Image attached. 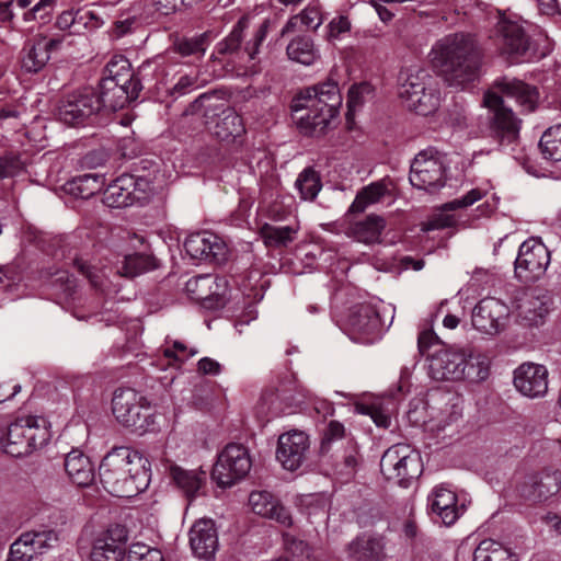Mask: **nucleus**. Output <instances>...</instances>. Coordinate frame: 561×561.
<instances>
[{
	"label": "nucleus",
	"mask_w": 561,
	"mask_h": 561,
	"mask_svg": "<svg viewBox=\"0 0 561 561\" xmlns=\"http://www.w3.org/2000/svg\"><path fill=\"white\" fill-rule=\"evenodd\" d=\"M431 62L446 83L465 88L478 77L480 53L470 34H449L437 41L431 50Z\"/></svg>",
	"instance_id": "obj_1"
},
{
	"label": "nucleus",
	"mask_w": 561,
	"mask_h": 561,
	"mask_svg": "<svg viewBox=\"0 0 561 561\" xmlns=\"http://www.w3.org/2000/svg\"><path fill=\"white\" fill-rule=\"evenodd\" d=\"M247 26V19H240L231 32L214 47L207 61V68L214 78H224L232 73L239 75L241 70L247 69H251L253 72L259 71L256 56L268 33L270 21L265 20L255 31L253 38L242 47Z\"/></svg>",
	"instance_id": "obj_2"
},
{
	"label": "nucleus",
	"mask_w": 561,
	"mask_h": 561,
	"mask_svg": "<svg viewBox=\"0 0 561 561\" xmlns=\"http://www.w3.org/2000/svg\"><path fill=\"white\" fill-rule=\"evenodd\" d=\"M247 26V19H240L231 32L214 47L207 61V68L214 78H224L232 73L239 75L241 70L247 69H251L253 72L259 71L256 56L268 33L270 21L265 20L255 31L253 38L242 47Z\"/></svg>",
	"instance_id": "obj_3"
},
{
	"label": "nucleus",
	"mask_w": 561,
	"mask_h": 561,
	"mask_svg": "<svg viewBox=\"0 0 561 561\" xmlns=\"http://www.w3.org/2000/svg\"><path fill=\"white\" fill-rule=\"evenodd\" d=\"M342 105L334 81H325L301 90L291 101V117L301 134L318 137L325 133Z\"/></svg>",
	"instance_id": "obj_4"
},
{
	"label": "nucleus",
	"mask_w": 561,
	"mask_h": 561,
	"mask_svg": "<svg viewBox=\"0 0 561 561\" xmlns=\"http://www.w3.org/2000/svg\"><path fill=\"white\" fill-rule=\"evenodd\" d=\"M148 460L135 449L117 447L110 451L99 467L105 490L117 497H133L145 491L150 482Z\"/></svg>",
	"instance_id": "obj_5"
},
{
	"label": "nucleus",
	"mask_w": 561,
	"mask_h": 561,
	"mask_svg": "<svg viewBox=\"0 0 561 561\" xmlns=\"http://www.w3.org/2000/svg\"><path fill=\"white\" fill-rule=\"evenodd\" d=\"M499 54L512 62L539 60L550 53L547 37L531 41L519 21L501 18L491 36Z\"/></svg>",
	"instance_id": "obj_6"
},
{
	"label": "nucleus",
	"mask_w": 561,
	"mask_h": 561,
	"mask_svg": "<svg viewBox=\"0 0 561 561\" xmlns=\"http://www.w3.org/2000/svg\"><path fill=\"white\" fill-rule=\"evenodd\" d=\"M380 471L388 481L408 488L421 476L422 459L409 445L397 444L383 453L380 459Z\"/></svg>",
	"instance_id": "obj_7"
},
{
	"label": "nucleus",
	"mask_w": 561,
	"mask_h": 561,
	"mask_svg": "<svg viewBox=\"0 0 561 561\" xmlns=\"http://www.w3.org/2000/svg\"><path fill=\"white\" fill-rule=\"evenodd\" d=\"M100 112L98 92L84 87L66 93L58 102L56 117L68 126H80L89 123Z\"/></svg>",
	"instance_id": "obj_8"
},
{
	"label": "nucleus",
	"mask_w": 561,
	"mask_h": 561,
	"mask_svg": "<svg viewBox=\"0 0 561 561\" xmlns=\"http://www.w3.org/2000/svg\"><path fill=\"white\" fill-rule=\"evenodd\" d=\"M409 180L414 187L428 192L445 186L446 164L443 156L431 148L419 152L411 164Z\"/></svg>",
	"instance_id": "obj_9"
},
{
	"label": "nucleus",
	"mask_w": 561,
	"mask_h": 561,
	"mask_svg": "<svg viewBox=\"0 0 561 561\" xmlns=\"http://www.w3.org/2000/svg\"><path fill=\"white\" fill-rule=\"evenodd\" d=\"M249 450L241 444H228L219 454L211 471V479L221 488L231 486L250 471Z\"/></svg>",
	"instance_id": "obj_10"
},
{
	"label": "nucleus",
	"mask_w": 561,
	"mask_h": 561,
	"mask_svg": "<svg viewBox=\"0 0 561 561\" xmlns=\"http://www.w3.org/2000/svg\"><path fill=\"white\" fill-rule=\"evenodd\" d=\"M145 399L134 389H118L112 399V411L116 420L126 427L136 431H146L149 426V407L144 404Z\"/></svg>",
	"instance_id": "obj_11"
},
{
	"label": "nucleus",
	"mask_w": 561,
	"mask_h": 561,
	"mask_svg": "<svg viewBox=\"0 0 561 561\" xmlns=\"http://www.w3.org/2000/svg\"><path fill=\"white\" fill-rule=\"evenodd\" d=\"M550 264V252L539 240L530 238L524 241L515 260L516 276L525 282L539 279Z\"/></svg>",
	"instance_id": "obj_12"
},
{
	"label": "nucleus",
	"mask_w": 561,
	"mask_h": 561,
	"mask_svg": "<svg viewBox=\"0 0 561 561\" xmlns=\"http://www.w3.org/2000/svg\"><path fill=\"white\" fill-rule=\"evenodd\" d=\"M484 104L493 111L491 135L501 146L515 144L519 138L520 121L513 111L504 105L503 99L495 93H486Z\"/></svg>",
	"instance_id": "obj_13"
},
{
	"label": "nucleus",
	"mask_w": 561,
	"mask_h": 561,
	"mask_svg": "<svg viewBox=\"0 0 561 561\" xmlns=\"http://www.w3.org/2000/svg\"><path fill=\"white\" fill-rule=\"evenodd\" d=\"M310 440L302 431L293 430L278 437L276 459L288 471L298 470L308 459Z\"/></svg>",
	"instance_id": "obj_14"
},
{
	"label": "nucleus",
	"mask_w": 561,
	"mask_h": 561,
	"mask_svg": "<svg viewBox=\"0 0 561 561\" xmlns=\"http://www.w3.org/2000/svg\"><path fill=\"white\" fill-rule=\"evenodd\" d=\"M128 539V530L121 524L110 525L93 541L90 552L91 561H126L125 549Z\"/></svg>",
	"instance_id": "obj_15"
},
{
	"label": "nucleus",
	"mask_w": 561,
	"mask_h": 561,
	"mask_svg": "<svg viewBox=\"0 0 561 561\" xmlns=\"http://www.w3.org/2000/svg\"><path fill=\"white\" fill-rule=\"evenodd\" d=\"M467 352L440 347L430 357L428 374L437 381L460 380L466 374Z\"/></svg>",
	"instance_id": "obj_16"
},
{
	"label": "nucleus",
	"mask_w": 561,
	"mask_h": 561,
	"mask_svg": "<svg viewBox=\"0 0 561 561\" xmlns=\"http://www.w3.org/2000/svg\"><path fill=\"white\" fill-rule=\"evenodd\" d=\"M508 314V307L503 301L486 297L473 308L471 321L481 333L495 335L505 328Z\"/></svg>",
	"instance_id": "obj_17"
},
{
	"label": "nucleus",
	"mask_w": 561,
	"mask_h": 561,
	"mask_svg": "<svg viewBox=\"0 0 561 561\" xmlns=\"http://www.w3.org/2000/svg\"><path fill=\"white\" fill-rule=\"evenodd\" d=\"M184 248L192 259L215 264H222L228 255L225 242L218 236L207 231L187 237Z\"/></svg>",
	"instance_id": "obj_18"
},
{
	"label": "nucleus",
	"mask_w": 561,
	"mask_h": 561,
	"mask_svg": "<svg viewBox=\"0 0 561 561\" xmlns=\"http://www.w3.org/2000/svg\"><path fill=\"white\" fill-rule=\"evenodd\" d=\"M56 540L53 531L23 533L11 545L7 561H35L51 547V541Z\"/></svg>",
	"instance_id": "obj_19"
},
{
	"label": "nucleus",
	"mask_w": 561,
	"mask_h": 561,
	"mask_svg": "<svg viewBox=\"0 0 561 561\" xmlns=\"http://www.w3.org/2000/svg\"><path fill=\"white\" fill-rule=\"evenodd\" d=\"M513 382L524 397L542 398L548 391V370L540 364L524 363L514 370Z\"/></svg>",
	"instance_id": "obj_20"
},
{
	"label": "nucleus",
	"mask_w": 561,
	"mask_h": 561,
	"mask_svg": "<svg viewBox=\"0 0 561 561\" xmlns=\"http://www.w3.org/2000/svg\"><path fill=\"white\" fill-rule=\"evenodd\" d=\"M62 38L38 35L25 43L21 51V67L25 72L37 73L47 65L50 53L57 50Z\"/></svg>",
	"instance_id": "obj_21"
},
{
	"label": "nucleus",
	"mask_w": 561,
	"mask_h": 561,
	"mask_svg": "<svg viewBox=\"0 0 561 561\" xmlns=\"http://www.w3.org/2000/svg\"><path fill=\"white\" fill-rule=\"evenodd\" d=\"M100 87L101 91L98 93L100 110L104 107L110 111H117L125 107L131 101L136 100L139 92L142 90L141 82L122 84L111 80H101Z\"/></svg>",
	"instance_id": "obj_22"
},
{
	"label": "nucleus",
	"mask_w": 561,
	"mask_h": 561,
	"mask_svg": "<svg viewBox=\"0 0 561 561\" xmlns=\"http://www.w3.org/2000/svg\"><path fill=\"white\" fill-rule=\"evenodd\" d=\"M190 545L193 553L205 560L214 558L218 549V534L211 519H199L190 530Z\"/></svg>",
	"instance_id": "obj_23"
},
{
	"label": "nucleus",
	"mask_w": 561,
	"mask_h": 561,
	"mask_svg": "<svg viewBox=\"0 0 561 561\" xmlns=\"http://www.w3.org/2000/svg\"><path fill=\"white\" fill-rule=\"evenodd\" d=\"M561 488V472L547 469L531 474L523 484V494L533 501H545L557 494Z\"/></svg>",
	"instance_id": "obj_24"
},
{
	"label": "nucleus",
	"mask_w": 561,
	"mask_h": 561,
	"mask_svg": "<svg viewBox=\"0 0 561 561\" xmlns=\"http://www.w3.org/2000/svg\"><path fill=\"white\" fill-rule=\"evenodd\" d=\"M249 504L256 515L275 519L283 526H290L291 516L286 507L267 491H254L249 496Z\"/></svg>",
	"instance_id": "obj_25"
},
{
	"label": "nucleus",
	"mask_w": 561,
	"mask_h": 561,
	"mask_svg": "<svg viewBox=\"0 0 561 561\" xmlns=\"http://www.w3.org/2000/svg\"><path fill=\"white\" fill-rule=\"evenodd\" d=\"M550 298L537 289L523 294L518 300V317L528 325H538L549 311Z\"/></svg>",
	"instance_id": "obj_26"
},
{
	"label": "nucleus",
	"mask_w": 561,
	"mask_h": 561,
	"mask_svg": "<svg viewBox=\"0 0 561 561\" xmlns=\"http://www.w3.org/2000/svg\"><path fill=\"white\" fill-rule=\"evenodd\" d=\"M227 106L224 93L211 91L201 94L184 111V115H199L205 125L209 124L215 117H222Z\"/></svg>",
	"instance_id": "obj_27"
},
{
	"label": "nucleus",
	"mask_w": 561,
	"mask_h": 561,
	"mask_svg": "<svg viewBox=\"0 0 561 561\" xmlns=\"http://www.w3.org/2000/svg\"><path fill=\"white\" fill-rule=\"evenodd\" d=\"M428 507L432 514H436L442 523L449 526L459 517L456 494L443 485L434 488L428 495Z\"/></svg>",
	"instance_id": "obj_28"
},
{
	"label": "nucleus",
	"mask_w": 561,
	"mask_h": 561,
	"mask_svg": "<svg viewBox=\"0 0 561 561\" xmlns=\"http://www.w3.org/2000/svg\"><path fill=\"white\" fill-rule=\"evenodd\" d=\"M135 180L130 175H122L113 181L103 193V203L112 208H122L131 205L135 196Z\"/></svg>",
	"instance_id": "obj_29"
},
{
	"label": "nucleus",
	"mask_w": 561,
	"mask_h": 561,
	"mask_svg": "<svg viewBox=\"0 0 561 561\" xmlns=\"http://www.w3.org/2000/svg\"><path fill=\"white\" fill-rule=\"evenodd\" d=\"M495 85L506 96L516 99L526 112H533L536 108L539 99L537 88L526 84L520 80L508 78L497 80Z\"/></svg>",
	"instance_id": "obj_30"
},
{
	"label": "nucleus",
	"mask_w": 561,
	"mask_h": 561,
	"mask_svg": "<svg viewBox=\"0 0 561 561\" xmlns=\"http://www.w3.org/2000/svg\"><path fill=\"white\" fill-rule=\"evenodd\" d=\"M65 470L78 486H89L94 481V467L89 457L78 449L71 450L65 458Z\"/></svg>",
	"instance_id": "obj_31"
},
{
	"label": "nucleus",
	"mask_w": 561,
	"mask_h": 561,
	"mask_svg": "<svg viewBox=\"0 0 561 561\" xmlns=\"http://www.w3.org/2000/svg\"><path fill=\"white\" fill-rule=\"evenodd\" d=\"M400 80L399 96L403 103L435 83L431 73L422 68L408 69L404 73H401Z\"/></svg>",
	"instance_id": "obj_32"
},
{
	"label": "nucleus",
	"mask_w": 561,
	"mask_h": 561,
	"mask_svg": "<svg viewBox=\"0 0 561 561\" xmlns=\"http://www.w3.org/2000/svg\"><path fill=\"white\" fill-rule=\"evenodd\" d=\"M360 461L356 443L348 440L342 450L332 456L333 471L339 478L350 480L355 476Z\"/></svg>",
	"instance_id": "obj_33"
},
{
	"label": "nucleus",
	"mask_w": 561,
	"mask_h": 561,
	"mask_svg": "<svg viewBox=\"0 0 561 561\" xmlns=\"http://www.w3.org/2000/svg\"><path fill=\"white\" fill-rule=\"evenodd\" d=\"M28 435L27 422L21 419L10 424L7 431L5 453L21 457L31 454L33 445Z\"/></svg>",
	"instance_id": "obj_34"
},
{
	"label": "nucleus",
	"mask_w": 561,
	"mask_h": 561,
	"mask_svg": "<svg viewBox=\"0 0 561 561\" xmlns=\"http://www.w3.org/2000/svg\"><path fill=\"white\" fill-rule=\"evenodd\" d=\"M353 561H380L383 558V543L380 539L367 536L357 537L347 547Z\"/></svg>",
	"instance_id": "obj_35"
},
{
	"label": "nucleus",
	"mask_w": 561,
	"mask_h": 561,
	"mask_svg": "<svg viewBox=\"0 0 561 561\" xmlns=\"http://www.w3.org/2000/svg\"><path fill=\"white\" fill-rule=\"evenodd\" d=\"M286 55L291 61L304 66L313 65L320 57L313 39L308 35L295 36L286 47Z\"/></svg>",
	"instance_id": "obj_36"
},
{
	"label": "nucleus",
	"mask_w": 561,
	"mask_h": 561,
	"mask_svg": "<svg viewBox=\"0 0 561 561\" xmlns=\"http://www.w3.org/2000/svg\"><path fill=\"white\" fill-rule=\"evenodd\" d=\"M170 476L190 501L201 494V490L206 482V473L204 471L184 470L178 466L170 467Z\"/></svg>",
	"instance_id": "obj_37"
},
{
	"label": "nucleus",
	"mask_w": 561,
	"mask_h": 561,
	"mask_svg": "<svg viewBox=\"0 0 561 561\" xmlns=\"http://www.w3.org/2000/svg\"><path fill=\"white\" fill-rule=\"evenodd\" d=\"M348 324L355 332L369 335L378 331L380 319L373 306L359 305L348 316Z\"/></svg>",
	"instance_id": "obj_38"
},
{
	"label": "nucleus",
	"mask_w": 561,
	"mask_h": 561,
	"mask_svg": "<svg viewBox=\"0 0 561 561\" xmlns=\"http://www.w3.org/2000/svg\"><path fill=\"white\" fill-rule=\"evenodd\" d=\"M103 178L98 174L85 173L66 182L65 192L76 198L88 199L103 187Z\"/></svg>",
	"instance_id": "obj_39"
},
{
	"label": "nucleus",
	"mask_w": 561,
	"mask_h": 561,
	"mask_svg": "<svg viewBox=\"0 0 561 561\" xmlns=\"http://www.w3.org/2000/svg\"><path fill=\"white\" fill-rule=\"evenodd\" d=\"M385 228L386 220L381 216L369 215L364 220L355 222L351 231L357 241L369 244L380 241Z\"/></svg>",
	"instance_id": "obj_40"
},
{
	"label": "nucleus",
	"mask_w": 561,
	"mask_h": 561,
	"mask_svg": "<svg viewBox=\"0 0 561 561\" xmlns=\"http://www.w3.org/2000/svg\"><path fill=\"white\" fill-rule=\"evenodd\" d=\"M245 131L242 117L233 110H226L215 124L213 134L220 141H232Z\"/></svg>",
	"instance_id": "obj_41"
},
{
	"label": "nucleus",
	"mask_w": 561,
	"mask_h": 561,
	"mask_svg": "<svg viewBox=\"0 0 561 561\" xmlns=\"http://www.w3.org/2000/svg\"><path fill=\"white\" fill-rule=\"evenodd\" d=\"M102 80H111L116 83L130 84L141 82L138 73H135L129 60L122 56H113L105 66Z\"/></svg>",
	"instance_id": "obj_42"
},
{
	"label": "nucleus",
	"mask_w": 561,
	"mask_h": 561,
	"mask_svg": "<svg viewBox=\"0 0 561 561\" xmlns=\"http://www.w3.org/2000/svg\"><path fill=\"white\" fill-rule=\"evenodd\" d=\"M157 267L158 261L153 255L135 253L124 257L121 266L117 267V274L133 278L142 273L156 270Z\"/></svg>",
	"instance_id": "obj_43"
},
{
	"label": "nucleus",
	"mask_w": 561,
	"mask_h": 561,
	"mask_svg": "<svg viewBox=\"0 0 561 561\" xmlns=\"http://www.w3.org/2000/svg\"><path fill=\"white\" fill-rule=\"evenodd\" d=\"M439 100V91L436 89V83H434L425 91L417 93L416 96L407 101L404 105L416 114L427 116L438 108Z\"/></svg>",
	"instance_id": "obj_44"
},
{
	"label": "nucleus",
	"mask_w": 561,
	"mask_h": 561,
	"mask_svg": "<svg viewBox=\"0 0 561 561\" xmlns=\"http://www.w3.org/2000/svg\"><path fill=\"white\" fill-rule=\"evenodd\" d=\"M473 561H517V558L500 542L485 539L474 550Z\"/></svg>",
	"instance_id": "obj_45"
},
{
	"label": "nucleus",
	"mask_w": 561,
	"mask_h": 561,
	"mask_svg": "<svg viewBox=\"0 0 561 561\" xmlns=\"http://www.w3.org/2000/svg\"><path fill=\"white\" fill-rule=\"evenodd\" d=\"M388 192V185L385 180L369 184L358 192L351 205L350 211H364L368 205L378 203Z\"/></svg>",
	"instance_id": "obj_46"
},
{
	"label": "nucleus",
	"mask_w": 561,
	"mask_h": 561,
	"mask_svg": "<svg viewBox=\"0 0 561 561\" xmlns=\"http://www.w3.org/2000/svg\"><path fill=\"white\" fill-rule=\"evenodd\" d=\"M539 148L543 159L561 161V124L546 129L540 138Z\"/></svg>",
	"instance_id": "obj_47"
},
{
	"label": "nucleus",
	"mask_w": 561,
	"mask_h": 561,
	"mask_svg": "<svg viewBox=\"0 0 561 561\" xmlns=\"http://www.w3.org/2000/svg\"><path fill=\"white\" fill-rule=\"evenodd\" d=\"M466 374L463 378L471 382H480L488 378L490 369V359L486 355L478 353L473 350L467 352V360L465 363Z\"/></svg>",
	"instance_id": "obj_48"
},
{
	"label": "nucleus",
	"mask_w": 561,
	"mask_h": 561,
	"mask_svg": "<svg viewBox=\"0 0 561 561\" xmlns=\"http://www.w3.org/2000/svg\"><path fill=\"white\" fill-rule=\"evenodd\" d=\"M295 186L302 199L313 201L320 192L322 184L319 173L309 167L298 175Z\"/></svg>",
	"instance_id": "obj_49"
},
{
	"label": "nucleus",
	"mask_w": 561,
	"mask_h": 561,
	"mask_svg": "<svg viewBox=\"0 0 561 561\" xmlns=\"http://www.w3.org/2000/svg\"><path fill=\"white\" fill-rule=\"evenodd\" d=\"M297 230L289 227H275L271 225H264L261 229V236L268 247H286L295 239Z\"/></svg>",
	"instance_id": "obj_50"
},
{
	"label": "nucleus",
	"mask_w": 561,
	"mask_h": 561,
	"mask_svg": "<svg viewBox=\"0 0 561 561\" xmlns=\"http://www.w3.org/2000/svg\"><path fill=\"white\" fill-rule=\"evenodd\" d=\"M207 33L199 34L191 38H180L174 42L173 49L182 57H203L207 48Z\"/></svg>",
	"instance_id": "obj_51"
},
{
	"label": "nucleus",
	"mask_w": 561,
	"mask_h": 561,
	"mask_svg": "<svg viewBox=\"0 0 561 561\" xmlns=\"http://www.w3.org/2000/svg\"><path fill=\"white\" fill-rule=\"evenodd\" d=\"M373 95V87L367 82L354 84L348 90L347 95V119L359 110Z\"/></svg>",
	"instance_id": "obj_52"
},
{
	"label": "nucleus",
	"mask_w": 561,
	"mask_h": 561,
	"mask_svg": "<svg viewBox=\"0 0 561 561\" xmlns=\"http://www.w3.org/2000/svg\"><path fill=\"white\" fill-rule=\"evenodd\" d=\"M276 561H319L313 557L311 548L302 540L286 541V552Z\"/></svg>",
	"instance_id": "obj_53"
},
{
	"label": "nucleus",
	"mask_w": 561,
	"mask_h": 561,
	"mask_svg": "<svg viewBox=\"0 0 561 561\" xmlns=\"http://www.w3.org/2000/svg\"><path fill=\"white\" fill-rule=\"evenodd\" d=\"M28 435L31 436L33 449L44 446L49 440V431L47 428V422L44 417L27 416Z\"/></svg>",
	"instance_id": "obj_54"
},
{
	"label": "nucleus",
	"mask_w": 561,
	"mask_h": 561,
	"mask_svg": "<svg viewBox=\"0 0 561 561\" xmlns=\"http://www.w3.org/2000/svg\"><path fill=\"white\" fill-rule=\"evenodd\" d=\"M126 561H164V557L160 550L137 542L129 546Z\"/></svg>",
	"instance_id": "obj_55"
},
{
	"label": "nucleus",
	"mask_w": 561,
	"mask_h": 561,
	"mask_svg": "<svg viewBox=\"0 0 561 561\" xmlns=\"http://www.w3.org/2000/svg\"><path fill=\"white\" fill-rule=\"evenodd\" d=\"M210 283H213V278L208 275H202L197 277H193L186 282L185 288L188 294L192 295V298L197 301H206L210 294L206 293V289H210Z\"/></svg>",
	"instance_id": "obj_56"
},
{
	"label": "nucleus",
	"mask_w": 561,
	"mask_h": 561,
	"mask_svg": "<svg viewBox=\"0 0 561 561\" xmlns=\"http://www.w3.org/2000/svg\"><path fill=\"white\" fill-rule=\"evenodd\" d=\"M76 265L80 273L88 278L91 286L95 290L100 293L105 291V285L107 279L101 270H98L94 266H90L83 262H77Z\"/></svg>",
	"instance_id": "obj_57"
},
{
	"label": "nucleus",
	"mask_w": 561,
	"mask_h": 561,
	"mask_svg": "<svg viewBox=\"0 0 561 561\" xmlns=\"http://www.w3.org/2000/svg\"><path fill=\"white\" fill-rule=\"evenodd\" d=\"M356 411L369 415L379 427L388 428L390 426L391 421L389 414L377 404L360 403L356 405Z\"/></svg>",
	"instance_id": "obj_58"
},
{
	"label": "nucleus",
	"mask_w": 561,
	"mask_h": 561,
	"mask_svg": "<svg viewBox=\"0 0 561 561\" xmlns=\"http://www.w3.org/2000/svg\"><path fill=\"white\" fill-rule=\"evenodd\" d=\"M345 435V427L339 421H330L323 432V437L320 445V453L324 455L329 451V446L332 442L343 438Z\"/></svg>",
	"instance_id": "obj_59"
},
{
	"label": "nucleus",
	"mask_w": 561,
	"mask_h": 561,
	"mask_svg": "<svg viewBox=\"0 0 561 561\" xmlns=\"http://www.w3.org/2000/svg\"><path fill=\"white\" fill-rule=\"evenodd\" d=\"M300 24L307 30L317 31L323 23V16L318 5H308L299 13Z\"/></svg>",
	"instance_id": "obj_60"
},
{
	"label": "nucleus",
	"mask_w": 561,
	"mask_h": 561,
	"mask_svg": "<svg viewBox=\"0 0 561 561\" xmlns=\"http://www.w3.org/2000/svg\"><path fill=\"white\" fill-rule=\"evenodd\" d=\"M198 87L199 84L197 76L184 75L181 76L178 82L172 87V89L170 90V95L179 98L187 93H191Z\"/></svg>",
	"instance_id": "obj_61"
},
{
	"label": "nucleus",
	"mask_w": 561,
	"mask_h": 561,
	"mask_svg": "<svg viewBox=\"0 0 561 561\" xmlns=\"http://www.w3.org/2000/svg\"><path fill=\"white\" fill-rule=\"evenodd\" d=\"M51 285L65 296H71L75 293L76 278L67 271H58L51 280Z\"/></svg>",
	"instance_id": "obj_62"
},
{
	"label": "nucleus",
	"mask_w": 561,
	"mask_h": 561,
	"mask_svg": "<svg viewBox=\"0 0 561 561\" xmlns=\"http://www.w3.org/2000/svg\"><path fill=\"white\" fill-rule=\"evenodd\" d=\"M23 169V163L19 156L9 153L0 158V179L15 175Z\"/></svg>",
	"instance_id": "obj_63"
},
{
	"label": "nucleus",
	"mask_w": 561,
	"mask_h": 561,
	"mask_svg": "<svg viewBox=\"0 0 561 561\" xmlns=\"http://www.w3.org/2000/svg\"><path fill=\"white\" fill-rule=\"evenodd\" d=\"M53 8V0H41L30 11L25 12L24 20H41L45 21L49 18Z\"/></svg>",
	"instance_id": "obj_64"
}]
</instances>
